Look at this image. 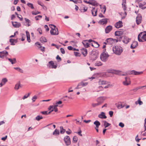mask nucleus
Returning a JSON list of instances; mask_svg holds the SVG:
<instances>
[{
  "label": "nucleus",
  "instance_id": "1",
  "mask_svg": "<svg viewBox=\"0 0 146 146\" xmlns=\"http://www.w3.org/2000/svg\"><path fill=\"white\" fill-rule=\"evenodd\" d=\"M113 51L114 53L117 55H120L122 52V48L119 46H115L113 48Z\"/></svg>",
  "mask_w": 146,
  "mask_h": 146
},
{
  "label": "nucleus",
  "instance_id": "2",
  "mask_svg": "<svg viewBox=\"0 0 146 146\" xmlns=\"http://www.w3.org/2000/svg\"><path fill=\"white\" fill-rule=\"evenodd\" d=\"M51 29L50 30V33L51 35H57L58 34V29L56 27L52 24L49 25Z\"/></svg>",
  "mask_w": 146,
  "mask_h": 146
},
{
  "label": "nucleus",
  "instance_id": "3",
  "mask_svg": "<svg viewBox=\"0 0 146 146\" xmlns=\"http://www.w3.org/2000/svg\"><path fill=\"white\" fill-rule=\"evenodd\" d=\"M138 39L140 42L146 41V33L144 34L142 32L140 33L138 35Z\"/></svg>",
  "mask_w": 146,
  "mask_h": 146
},
{
  "label": "nucleus",
  "instance_id": "4",
  "mask_svg": "<svg viewBox=\"0 0 146 146\" xmlns=\"http://www.w3.org/2000/svg\"><path fill=\"white\" fill-rule=\"evenodd\" d=\"M109 55L107 53H105V52H104L101 54L100 56V58L103 62H106L108 59Z\"/></svg>",
  "mask_w": 146,
  "mask_h": 146
},
{
  "label": "nucleus",
  "instance_id": "5",
  "mask_svg": "<svg viewBox=\"0 0 146 146\" xmlns=\"http://www.w3.org/2000/svg\"><path fill=\"white\" fill-rule=\"evenodd\" d=\"M123 32V30L122 29L119 31H116L115 32V36L119 37V38H117L118 40L120 41L122 38Z\"/></svg>",
  "mask_w": 146,
  "mask_h": 146
},
{
  "label": "nucleus",
  "instance_id": "6",
  "mask_svg": "<svg viewBox=\"0 0 146 146\" xmlns=\"http://www.w3.org/2000/svg\"><path fill=\"white\" fill-rule=\"evenodd\" d=\"M64 140L67 146H68L70 144L71 141L70 137L68 136H65Z\"/></svg>",
  "mask_w": 146,
  "mask_h": 146
},
{
  "label": "nucleus",
  "instance_id": "7",
  "mask_svg": "<svg viewBox=\"0 0 146 146\" xmlns=\"http://www.w3.org/2000/svg\"><path fill=\"white\" fill-rule=\"evenodd\" d=\"M131 83L130 78L127 77L125 78V80L123 82V85L125 86H127L130 85Z\"/></svg>",
  "mask_w": 146,
  "mask_h": 146
},
{
  "label": "nucleus",
  "instance_id": "8",
  "mask_svg": "<svg viewBox=\"0 0 146 146\" xmlns=\"http://www.w3.org/2000/svg\"><path fill=\"white\" fill-rule=\"evenodd\" d=\"M8 55V52L6 50L0 52V58H4L5 57H6Z\"/></svg>",
  "mask_w": 146,
  "mask_h": 146
},
{
  "label": "nucleus",
  "instance_id": "9",
  "mask_svg": "<svg viewBox=\"0 0 146 146\" xmlns=\"http://www.w3.org/2000/svg\"><path fill=\"white\" fill-rule=\"evenodd\" d=\"M49 67L51 68L56 69L57 68L56 64H55L52 61H50L48 62Z\"/></svg>",
  "mask_w": 146,
  "mask_h": 146
},
{
  "label": "nucleus",
  "instance_id": "10",
  "mask_svg": "<svg viewBox=\"0 0 146 146\" xmlns=\"http://www.w3.org/2000/svg\"><path fill=\"white\" fill-rule=\"evenodd\" d=\"M106 42H104L105 44H112L114 42V41L112 38H110L107 39L106 40Z\"/></svg>",
  "mask_w": 146,
  "mask_h": 146
},
{
  "label": "nucleus",
  "instance_id": "11",
  "mask_svg": "<svg viewBox=\"0 0 146 146\" xmlns=\"http://www.w3.org/2000/svg\"><path fill=\"white\" fill-rule=\"evenodd\" d=\"M105 100V98L104 97H100L97 98V102L100 105L103 103Z\"/></svg>",
  "mask_w": 146,
  "mask_h": 146
},
{
  "label": "nucleus",
  "instance_id": "12",
  "mask_svg": "<svg viewBox=\"0 0 146 146\" xmlns=\"http://www.w3.org/2000/svg\"><path fill=\"white\" fill-rule=\"evenodd\" d=\"M115 27L117 28H121L123 26L122 23L121 21H119L115 24Z\"/></svg>",
  "mask_w": 146,
  "mask_h": 146
},
{
  "label": "nucleus",
  "instance_id": "13",
  "mask_svg": "<svg viewBox=\"0 0 146 146\" xmlns=\"http://www.w3.org/2000/svg\"><path fill=\"white\" fill-rule=\"evenodd\" d=\"M112 29V27L111 25H109L105 29V33L106 34L109 33Z\"/></svg>",
  "mask_w": 146,
  "mask_h": 146
},
{
  "label": "nucleus",
  "instance_id": "14",
  "mask_svg": "<svg viewBox=\"0 0 146 146\" xmlns=\"http://www.w3.org/2000/svg\"><path fill=\"white\" fill-rule=\"evenodd\" d=\"M138 45V42L137 41H134L131 44L130 48L131 49H134Z\"/></svg>",
  "mask_w": 146,
  "mask_h": 146
},
{
  "label": "nucleus",
  "instance_id": "15",
  "mask_svg": "<svg viewBox=\"0 0 146 146\" xmlns=\"http://www.w3.org/2000/svg\"><path fill=\"white\" fill-rule=\"evenodd\" d=\"M143 73L142 72H137L134 70H133L130 72L129 74L135 75L141 74Z\"/></svg>",
  "mask_w": 146,
  "mask_h": 146
},
{
  "label": "nucleus",
  "instance_id": "16",
  "mask_svg": "<svg viewBox=\"0 0 146 146\" xmlns=\"http://www.w3.org/2000/svg\"><path fill=\"white\" fill-rule=\"evenodd\" d=\"M142 17L139 15L137 17L136 19V22L137 25L139 24L141 22Z\"/></svg>",
  "mask_w": 146,
  "mask_h": 146
},
{
  "label": "nucleus",
  "instance_id": "17",
  "mask_svg": "<svg viewBox=\"0 0 146 146\" xmlns=\"http://www.w3.org/2000/svg\"><path fill=\"white\" fill-rule=\"evenodd\" d=\"M12 24L13 26L15 28H19L21 26V24L17 22H12Z\"/></svg>",
  "mask_w": 146,
  "mask_h": 146
},
{
  "label": "nucleus",
  "instance_id": "18",
  "mask_svg": "<svg viewBox=\"0 0 146 146\" xmlns=\"http://www.w3.org/2000/svg\"><path fill=\"white\" fill-rule=\"evenodd\" d=\"M81 52L82 54L84 55V56H86L87 54V50L84 48H82L81 49Z\"/></svg>",
  "mask_w": 146,
  "mask_h": 146
},
{
  "label": "nucleus",
  "instance_id": "19",
  "mask_svg": "<svg viewBox=\"0 0 146 146\" xmlns=\"http://www.w3.org/2000/svg\"><path fill=\"white\" fill-rule=\"evenodd\" d=\"M108 19H104L100 20L99 23L101 25H103L106 24L107 23Z\"/></svg>",
  "mask_w": 146,
  "mask_h": 146
},
{
  "label": "nucleus",
  "instance_id": "20",
  "mask_svg": "<svg viewBox=\"0 0 146 146\" xmlns=\"http://www.w3.org/2000/svg\"><path fill=\"white\" fill-rule=\"evenodd\" d=\"M98 116L99 118L101 119H106L107 118L105 113L103 112H101V113L98 115Z\"/></svg>",
  "mask_w": 146,
  "mask_h": 146
},
{
  "label": "nucleus",
  "instance_id": "21",
  "mask_svg": "<svg viewBox=\"0 0 146 146\" xmlns=\"http://www.w3.org/2000/svg\"><path fill=\"white\" fill-rule=\"evenodd\" d=\"M82 43L85 48H88L89 46V44L88 42V40H85L83 41Z\"/></svg>",
  "mask_w": 146,
  "mask_h": 146
},
{
  "label": "nucleus",
  "instance_id": "22",
  "mask_svg": "<svg viewBox=\"0 0 146 146\" xmlns=\"http://www.w3.org/2000/svg\"><path fill=\"white\" fill-rule=\"evenodd\" d=\"M98 84L100 85H103L107 84L108 82L105 80H100L98 82Z\"/></svg>",
  "mask_w": 146,
  "mask_h": 146
},
{
  "label": "nucleus",
  "instance_id": "23",
  "mask_svg": "<svg viewBox=\"0 0 146 146\" xmlns=\"http://www.w3.org/2000/svg\"><path fill=\"white\" fill-rule=\"evenodd\" d=\"M91 45L95 48H97L99 46V44L96 41H93V42L92 43Z\"/></svg>",
  "mask_w": 146,
  "mask_h": 146
},
{
  "label": "nucleus",
  "instance_id": "24",
  "mask_svg": "<svg viewBox=\"0 0 146 146\" xmlns=\"http://www.w3.org/2000/svg\"><path fill=\"white\" fill-rule=\"evenodd\" d=\"M130 40L128 38L126 37H125L124 39L123 40V42L127 44L128 43Z\"/></svg>",
  "mask_w": 146,
  "mask_h": 146
},
{
  "label": "nucleus",
  "instance_id": "25",
  "mask_svg": "<svg viewBox=\"0 0 146 146\" xmlns=\"http://www.w3.org/2000/svg\"><path fill=\"white\" fill-rule=\"evenodd\" d=\"M124 105H122L121 102L118 103L117 105V107L118 109L124 107Z\"/></svg>",
  "mask_w": 146,
  "mask_h": 146
},
{
  "label": "nucleus",
  "instance_id": "26",
  "mask_svg": "<svg viewBox=\"0 0 146 146\" xmlns=\"http://www.w3.org/2000/svg\"><path fill=\"white\" fill-rule=\"evenodd\" d=\"M126 3V0H123V3L122 5V7L125 11L126 10V9L125 5Z\"/></svg>",
  "mask_w": 146,
  "mask_h": 146
},
{
  "label": "nucleus",
  "instance_id": "27",
  "mask_svg": "<svg viewBox=\"0 0 146 146\" xmlns=\"http://www.w3.org/2000/svg\"><path fill=\"white\" fill-rule=\"evenodd\" d=\"M8 60L12 64H15L16 62V59L15 58L13 59L9 58Z\"/></svg>",
  "mask_w": 146,
  "mask_h": 146
},
{
  "label": "nucleus",
  "instance_id": "28",
  "mask_svg": "<svg viewBox=\"0 0 146 146\" xmlns=\"http://www.w3.org/2000/svg\"><path fill=\"white\" fill-rule=\"evenodd\" d=\"M26 34L27 35V40L28 42H30L31 41L30 35L29 33L27 31H26Z\"/></svg>",
  "mask_w": 146,
  "mask_h": 146
},
{
  "label": "nucleus",
  "instance_id": "29",
  "mask_svg": "<svg viewBox=\"0 0 146 146\" xmlns=\"http://www.w3.org/2000/svg\"><path fill=\"white\" fill-rule=\"evenodd\" d=\"M59 132L58 130L56 129L53 133V135H57L59 134Z\"/></svg>",
  "mask_w": 146,
  "mask_h": 146
},
{
  "label": "nucleus",
  "instance_id": "30",
  "mask_svg": "<svg viewBox=\"0 0 146 146\" xmlns=\"http://www.w3.org/2000/svg\"><path fill=\"white\" fill-rule=\"evenodd\" d=\"M60 128V133L62 134H64L66 131V130L63 128V127L61 126Z\"/></svg>",
  "mask_w": 146,
  "mask_h": 146
},
{
  "label": "nucleus",
  "instance_id": "31",
  "mask_svg": "<svg viewBox=\"0 0 146 146\" xmlns=\"http://www.w3.org/2000/svg\"><path fill=\"white\" fill-rule=\"evenodd\" d=\"M102 64V63L100 61H99L96 62L95 64V66H101Z\"/></svg>",
  "mask_w": 146,
  "mask_h": 146
},
{
  "label": "nucleus",
  "instance_id": "32",
  "mask_svg": "<svg viewBox=\"0 0 146 146\" xmlns=\"http://www.w3.org/2000/svg\"><path fill=\"white\" fill-rule=\"evenodd\" d=\"M90 4L94 6L97 5L98 3H97L95 1L92 0L90 1Z\"/></svg>",
  "mask_w": 146,
  "mask_h": 146
},
{
  "label": "nucleus",
  "instance_id": "33",
  "mask_svg": "<svg viewBox=\"0 0 146 146\" xmlns=\"http://www.w3.org/2000/svg\"><path fill=\"white\" fill-rule=\"evenodd\" d=\"M145 4V2H144V4H143L140 3L139 5V7L140 8L142 9H144L146 8V7H144V5Z\"/></svg>",
  "mask_w": 146,
  "mask_h": 146
},
{
  "label": "nucleus",
  "instance_id": "34",
  "mask_svg": "<svg viewBox=\"0 0 146 146\" xmlns=\"http://www.w3.org/2000/svg\"><path fill=\"white\" fill-rule=\"evenodd\" d=\"M27 5L29 7L31 8V9H34L33 5L32 3H27Z\"/></svg>",
  "mask_w": 146,
  "mask_h": 146
},
{
  "label": "nucleus",
  "instance_id": "35",
  "mask_svg": "<svg viewBox=\"0 0 146 146\" xmlns=\"http://www.w3.org/2000/svg\"><path fill=\"white\" fill-rule=\"evenodd\" d=\"M110 125V124L106 121H104V126L105 128H106L109 126Z\"/></svg>",
  "mask_w": 146,
  "mask_h": 146
},
{
  "label": "nucleus",
  "instance_id": "36",
  "mask_svg": "<svg viewBox=\"0 0 146 146\" xmlns=\"http://www.w3.org/2000/svg\"><path fill=\"white\" fill-rule=\"evenodd\" d=\"M139 104V105H141L143 104V102L141 101L140 100V98H139L137 100V101H136L135 102V104Z\"/></svg>",
  "mask_w": 146,
  "mask_h": 146
},
{
  "label": "nucleus",
  "instance_id": "37",
  "mask_svg": "<svg viewBox=\"0 0 146 146\" xmlns=\"http://www.w3.org/2000/svg\"><path fill=\"white\" fill-rule=\"evenodd\" d=\"M40 41L42 42H46V39L44 37H42L40 38Z\"/></svg>",
  "mask_w": 146,
  "mask_h": 146
},
{
  "label": "nucleus",
  "instance_id": "38",
  "mask_svg": "<svg viewBox=\"0 0 146 146\" xmlns=\"http://www.w3.org/2000/svg\"><path fill=\"white\" fill-rule=\"evenodd\" d=\"M78 140V137L76 136H74L73 138V142L74 143H76Z\"/></svg>",
  "mask_w": 146,
  "mask_h": 146
},
{
  "label": "nucleus",
  "instance_id": "39",
  "mask_svg": "<svg viewBox=\"0 0 146 146\" xmlns=\"http://www.w3.org/2000/svg\"><path fill=\"white\" fill-rule=\"evenodd\" d=\"M94 124L96 125V126H99L100 123L99 121H98L97 120H96L94 121Z\"/></svg>",
  "mask_w": 146,
  "mask_h": 146
},
{
  "label": "nucleus",
  "instance_id": "40",
  "mask_svg": "<svg viewBox=\"0 0 146 146\" xmlns=\"http://www.w3.org/2000/svg\"><path fill=\"white\" fill-rule=\"evenodd\" d=\"M20 87H21L20 84L19 83H18L16 84L15 88V89L18 90Z\"/></svg>",
  "mask_w": 146,
  "mask_h": 146
},
{
  "label": "nucleus",
  "instance_id": "41",
  "mask_svg": "<svg viewBox=\"0 0 146 146\" xmlns=\"http://www.w3.org/2000/svg\"><path fill=\"white\" fill-rule=\"evenodd\" d=\"M43 118V117L42 116L38 115L36 117V119L37 121H39L40 119Z\"/></svg>",
  "mask_w": 146,
  "mask_h": 146
},
{
  "label": "nucleus",
  "instance_id": "42",
  "mask_svg": "<svg viewBox=\"0 0 146 146\" xmlns=\"http://www.w3.org/2000/svg\"><path fill=\"white\" fill-rule=\"evenodd\" d=\"M7 82V80L6 78H3L1 81V82L3 83L4 85Z\"/></svg>",
  "mask_w": 146,
  "mask_h": 146
},
{
  "label": "nucleus",
  "instance_id": "43",
  "mask_svg": "<svg viewBox=\"0 0 146 146\" xmlns=\"http://www.w3.org/2000/svg\"><path fill=\"white\" fill-rule=\"evenodd\" d=\"M62 103V101H59L58 102H56L54 105H56L55 106H58V105L61 104Z\"/></svg>",
  "mask_w": 146,
  "mask_h": 146
},
{
  "label": "nucleus",
  "instance_id": "44",
  "mask_svg": "<svg viewBox=\"0 0 146 146\" xmlns=\"http://www.w3.org/2000/svg\"><path fill=\"white\" fill-rule=\"evenodd\" d=\"M15 41V40L13 39H10L9 40V42H11V44L12 45H14L15 44L14 42Z\"/></svg>",
  "mask_w": 146,
  "mask_h": 146
},
{
  "label": "nucleus",
  "instance_id": "45",
  "mask_svg": "<svg viewBox=\"0 0 146 146\" xmlns=\"http://www.w3.org/2000/svg\"><path fill=\"white\" fill-rule=\"evenodd\" d=\"M56 106V105H55L53 106V109H53V111L54 110L55 112H56L58 111V109L57 108V106Z\"/></svg>",
  "mask_w": 146,
  "mask_h": 146
},
{
  "label": "nucleus",
  "instance_id": "46",
  "mask_svg": "<svg viewBox=\"0 0 146 146\" xmlns=\"http://www.w3.org/2000/svg\"><path fill=\"white\" fill-rule=\"evenodd\" d=\"M38 5H40V6H41L42 7H45V9H47L46 7H45V6H44V5L42 3L41 1H38Z\"/></svg>",
  "mask_w": 146,
  "mask_h": 146
},
{
  "label": "nucleus",
  "instance_id": "47",
  "mask_svg": "<svg viewBox=\"0 0 146 146\" xmlns=\"http://www.w3.org/2000/svg\"><path fill=\"white\" fill-rule=\"evenodd\" d=\"M103 89H104L103 87L102 86H99L98 87V89L97 90V92H99L101 90H102Z\"/></svg>",
  "mask_w": 146,
  "mask_h": 146
},
{
  "label": "nucleus",
  "instance_id": "48",
  "mask_svg": "<svg viewBox=\"0 0 146 146\" xmlns=\"http://www.w3.org/2000/svg\"><path fill=\"white\" fill-rule=\"evenodd\" d=\"M39 18H40V19L42 18V16L41 15H38L37 16H36L35 17V18L36 21H38V20H39V19H38Z\"/></svg>",
  "mask_w": 146,
  "mask_h": 146
},
{
  "label": "nucleus",
  "instance_id": "49",
  "mask_svg": "<svg viewBox=\"0 0 146 146\" xmlns=\"http://www.w3.org/2000/svg\"><path fill=\"white\" fill-rule=\"evenodd\" d=\"M101 9H102V11L104 10V13L106 10V7L105 5H104L103 7H101Z\"/></svg>",
  "mask_w": 146,
  "mask_h": 146
},
{
  "label": "nucleus",
  "instance_id": "50",
  "mask_svg": "<svg viewBox=\"0 0 146 146\" xmlns=\"http://www.w3.org/2000/svg\"><path fill=\"white\" fill-rule=\"evenodd\" d=\"M100 105L99 103L98 102L97 103H93L92 104V105L93 107H95L96 106Z\"/></svg>",
  "mask_w": 146,
  "mask_h": 146
},
{
  "label": "nucleus",
  "instance_id": "51",
  "mask_svg": "<svg viewBox=\"0 0 146 146\" xmlns=\"http://www.w3.org/2000/svg\"><path fill=\"white\" fill-rule=\"evenodd\" d=\"M30 94L29 93H28L27 95V94L25 95L23 97V98H22V99L23 100H24L25 99L27 98L29 96Z\"/></svg>",
  "mask_w": 146,
  "mask_h": 146
},
{
  "label": "nucleus",
  "instance_id": "52",
  "mask_svg": "<svg viewBox=\"0 0 146 146\" xmlns=\"http://www.w3.org/2000/svg\"><path fill=\"white\" fill-rule=\"evenodd\" d=\"M56 59L57 60L58 62H59L61 61L62 59L58 55L56 57Z\"/></svg>",
  "mask_w": 146,
  "mask_h": 146
},
{
  "label": "nucleus",
  "instance_id": "53",
  "mask_svg": "<svg viewBox=\"0 0 146 146\" xmlns=\"http://www.w3.org/2000/svg\"><path fill=\"white\" fill-rule=\"evenodd\" d=\"M40 12H39L38 11H37V12H35L34 11H32V13L33 15H36L38 14H40Z\"/></svg>",
  "mask_w": 146,
  "mask_h": 146
},
{
  "label": "nucleus",
  "instance_id": "54",
  "mask_svg": "<svg viewBox=\"0 0 146 146\" xmlns=\"http://www.w3.org/2000/svg\"><path fill=\"white\" fill-rule=\"evenodd\" d=\"M37 97L36 96H33L32 98V100L33 102H34L35 101V100L37 99Z\"/></svg>",
  "mask_w": 146,
  "mask_h": 146
},
{
  "label": "nucleus",
  "instance_id": "55",
  "mask_svg": "<svg viewBox=\"0 0 146 146\" xmlns=\"http://www.w3.org/2000/svg\"><path fill=\"white\" fill-rule=\"evenodd\" d=\"M93 9L94 10V16H96L97 15V9H95V8H93Z\"/></svg>",
  "mask_w": 146,
  "mask_h": 146
},
{
  "label": "nucleus",
  "instance_id": "56",
  "mask_svg": "<svg viewBox=\"0 0 146 146\" xmlns=\"http://www.w3.org/2000/svg\"><path fill=\"white\" fill-rule=\"evenodd\" d=\"M88 84V83L87 82H81L80 83V85H82V86H86Z\"/></svg>",
  "mask_w": 146,
  "mask_h": 146
},
{
  "label": "nucleus",
  "instance_id": "57",
  "mask_svg": "<svg viewBox=\"0 0 146 146\" xmlns=\"http://www.w3.org/2000/svg\"><path fill=\"white\" fill-rule=\"evenodd\" d=\"M121 72L119 70H116L115 71V73L117 74L121 75Z\"/></svg>",
  "mask_w": 146,
  "mask_h": 146
},
{
  "label": "nucleus",
  "instance_id": "58",
  "mask_svg": "<svg viewBox=\"0 0 146 146\" xmlns=\"http://www.w3.org/2000/svg\"><path fill=\"white\" fill-rule=\"evenodd\" d=\"M145 123L144 125V127L145 129L144 131H146V119H145L144 120Z\"/></svg>",
  "mask_w": 146,
  "mask_h": 146
},
{
  "label": "nucleus",
  "instance_id": "59",
  "mask_svg": "<svg viewBox=\"0 0 146 146\" xmlns=\"http://www.w3.org/2000/svg\"><path fill=\"white\" fill-rule=\"evenodd\" d=\"M41 113L43 115H46L48 114V111H41Z\"/></svg>",
  "mask_w": 146,
  "mask_h": 146
},
{
  "label": "nucleus",
  "instance_id": "60",
  "mask_svg": "<svg viewBox=\"0 0 146 146\" xmlns=\"http://www.w3.org/2000/svg\"><path fill=\"white\" fill-rule=\"evenodd\" d=\"M60 51L61 53L62 54H64L65 53L64 50L62 48H60Z\"/></svg>",
  "mask_w": 146,
  "mask_h": 146
},
{
  "label": "nucleus",
  "instance_id": "61",
  "mask_svg": "<svg viewBox=\"0 0 146 146\" xmlns=\"http://www.w3.org/2000/svg\"><path fill=\"white\" fill-rule=\"evenodd\" d=\"M119 125L121 127H123L124 126V124L122 122L119 123Z\"/></svg>",
  "mask_w": 146,
  "mask_h": 146
},
{
  "label": "nucleus",
  "instance_id": "62",
  "mask_svg": "<svg viewBox=\"0 0 146 146\" xmlns=\"http://www.w3.org/2000/svg\"><path fill=\"white\" fill-rule=\"evenodd\" d=\"M37 31L40 34H42V31L40 28H39L37 29Z\"/></svg>",
  "mask_w": 146,
  "mask_h": 146
},
{
  "label": "nucleus",
  "instance_id": "63",
  "mask_svg": "<svg viewBox=\"0 0 146 146\" xmlns=\"http://www.w3.org/2000/svg\"><path fill=\"white\" fill-rule=\"evenodd\" d=\"M69 131H66V133L68 135L72 133L71 131L69 129H68Z\"/></svg>",
  "mask_w": 146,
  "mask_h": 146
},
{
  "label": "nucleus",
  "instance_id": "64",
  "mask_svg": "<svg viewBox=\"0 0 146 146\" xmlns=\"http://www.w3.org/2000/svg\"><path fill=\"white\" fill-rule=\"evenodd\" d=\"M113 114V112L112 111H110L109 112V114L110 117H112Z\"/></svg>",
  "mask_w": 146,
  "mask_h": 146
}]
</instances>
